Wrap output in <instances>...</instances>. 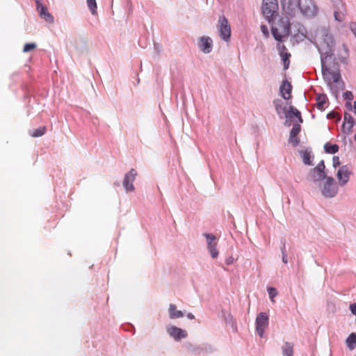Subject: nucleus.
Segmentation results:
<instances>
[{
	"label": "nucleus",
	"instance_id": "nucleus-53",
	"mask_svg": "<svg viewBox=\"0 0 356 356\" xmlns=\"http://www.w3.org/2000/svg\"><path fill=\"white\" fill-rule=\"evenodd\" d=\"M289 119H286V122H284V124L286 126H290L291 125V122H289Z\"/></svg>",
	"mask_w": 356,
	"mask_h": 356
},
{
	"label": "nucleus",
	"instance_id": "nucleus-41",
	"mask_svg": "<svg viewBox=\"0 0 356 356\" xmlns=\"http://www.w3.org/2000/svg\"><path fill=\"white\" fill-rule=\"evenodd\" d=\"M261 31L266 37H268L269 33L268 27L266 25H261Z\"/></svg>",
	"mask_w": 356,
	"mask_h": 356
},
{
	"label": "nucleus",
	"instance_id": "nucleus-34",
	"mask_svg": "<svg viewBox=\"0 0 356 356\" xmlns=\"http://www.w3.org/2000/svg\"><path fill=\"white\" fill-rule=\"evenodd\" d=\"M325 163L323 160H321L318 165L314 168V171L315 172H325Z\"/></svg>",
	"mask_w": 356,
	"mask_h": 356
},
{
	"label": "nucleus",
	"instance_id": "nucleus-7",
	"mask_svg": "<svg viewBox=\"0 0 356 356\" xmlns=\"http://www.w3.org/2000/svg\"><path fill=\"white\" fill-rule=\"evenodd\" d=\"M203 236L206 238L207 248L209 252L211 258L216 259L218 257V250H217V238L213 234L204 233Z\"/></svg>",
	"mask_w": 356,
	"mask_h": 356
},
{
	"label": "nucleus",
	"instance_id": "nucleus-27",
	"mask_svg": "<svg viewBox=\"0 0 356 356\" xmlns=\"http://www.w3.org/2000/svg\"><path fill=\"white\" fill-rule=\"evenodd\" d=\"M324 150L328 154H335L339 151V145L337 144L326 143L324 145Z\"/></svg>",
	"mask_w": 356,
	"mask_h": 356
},
{
	"label": "nucleus",
	"instance_id": "nucleus-13",
	"mask_svg": "<svg viewBox=\"0 0 356 356\" xmlns=\"http://www.w3.org/2000/svg\"><path fill=\"white\" fill-rule=\"evenodd\" d=\"M334 6V17L336 21L342 22L346 13L345 5L341 0H333Z\"/></svg>",
	"mask_w": 356,
	"mask_h": 356
},
{
	"label": "nucleus",
	"instance_id": "nucleus-30",
	"mask_svg": "<svg viewBox=\"0 0 356 356\" xmlns=\"http://www.w3.org/2000/svg\"><path fill=\"white\" fill-rule=\"evenodd\" d=\"M46 128L45 127H41L36 129H35L32 133H30L31 136L33 137H40L43 136L45 133Z\"/></svg>",
	"mask_w": 356,
	"mask_h": 356
},
{
	"label": "nucleus",
	"instance_id": "nucleus-32",
	"mask_svg": "<svg viewBox=\"0 0 356 356\" xmlns=\"http://www.w3.org/2000/svg\"><path fill=\"white\" fill-rule=\"evenodd\" d=\"M87 5L92 15L97 13V3L96 0H87Z\"/></svg>",
	"mask_w": 356,
	"mask_h": 356
},
{
	"label": "nucleus",
	"instance_id": "nucleus-45",
	"mask_svg": "<svg viewBox=\"0 0 356 356\" xmlns=\"http://www.w3.org/2000/svg\"><path fill=\"white\" fill-rule=\"evenodd\" d=\"M154 47L155 51H156V52L158 54H159L161 50V45L159 44H158V43L154 42Z\"/></svg>",
	"mask_w": 356,
	"mask_h": 356
},
{
	"label": "nucleus",
	"instance_id": "nucleus-38",
	"mask_svg": "<svg viewBox=\"0 0 356 356\" xmlns=\"http://www.w3.org/2000/svg\"><path fill=\"white\" fill-rule=\"evenodd\" d=\"M343 97L344 99H346L347 101H351L353 98V95L352 92L346 91L343 93Z\"/></svg>",
	"mask_w": 356,
	"mask_h": 356
},
{
	"label": "nucleus",
	"instance_id": "nucleus-36",
	"mask_svg": "<svg viewBox=\"0 0 356 356\" xmlns=\"http://www.w3.org/2000/svg\"><path fill=\"white\" fill-rule=\"evenodd\" d=\"M281 42H279L277 45V49L279 52V54L288 53L286 46L284 44H282Z\"/></svg>",
	"mask_w": 356,
	"mask_h": 356
},
{
	"label": "nucleus",
	"instance_id": "nucleus-33",
	"mask_svg": "<svg viewBox=\"0 0 356 356\" xmlns=\"http://www.w3.org/2000/svg\"><path fill=\"white\" fill-rule=\"evenodd\" d=\"M269 298L272 302H274V298L277 295V291L274 287H268L267 289Z\"/></svg>",
	"mask_w": 356,
	"mask_h": 356
},
{
	"label": "nucleus",
	"instance_id": "nucleus-3",
	"mask_svg": "<svg viewBox=\"0 0 356 356\" xmlns=\"http://www.w3.org/2000/svg\"><path fill=\"white\" fill-rule=\"evenodd\" d=\"M262 13L265 19L271 23L278 13L277 0H263Z\"/></svg>",
	"mask_w": 356,
	"mask_h": 356
},
{
	"label": "nucleus",
	"instance_id": "nucleus-20",
	"mask_svg": "<svg viewBox=\"0 0 356 356\" xmlns=\"http://www.w3.org/2000/svg\"><path fill=\"white\" fill-rule=\"evenodd\" d=\"M327 177L325 172H315L314 169H311L307 179L314 182H318L325 179Z\"/></svg>",
	"mask_w": 356,
	"mask_h": 356
},
{
	"label": "nucleus",
	"instance_id": "nucleus-15",
	"mask_svg": "<svg viewBox=\"0 0 356 356\" xmlns=\"http://www.w3.org/2000/svg\"><path fill=\"white\" fill-rule=\"evenodd\" d=\"M352 172L349 170L347 165L341 166L337 171V177L340 186H345L350 179V176Z\"/></svg>",
	"mask_w": 356,
	"mask_h": 356
},
{
	"label": "nucleus",
	"instance_id": "nucleus-16",
	"mask_svg": "<svg viewBox=\"0 0 356 356\" xmlns=\"http://www.w3.org/2000/svg\"><path fill=\"white\" fill-rule=\"evenodd\" d=\"M198 47L204 53L209 54L212 51L213 41L209 37H201L199 40Z\"/></svg>",
	"mask_w": 356,
	"mask_h": 356
},
{
	"label": "nucleus",
	"instance_id": "nucleus-46",
	"mask_svg": "<svg viewBox=\"0 0 356 356\" xmlns=\"http://www.w3.org/2000/svg\"><path fill=\"white\" fill-rule=\"evenodd\" d=\"M282 260L284 264H288L289 260H288L287 254H282Z\"/></svg>",
	"mask_w": 356,
	"mask_h": 356
},
{
	"label": "nucleus",
	"instance_id": "nucleus-4",
	"mask_svg": "<svg viewBox=\"0 0 356 356\" xmlns=\"http://www.w3.org/2000/svg\"><path fill=\"white\" fill-rule=\"evenodd\" d=\"M323 184L320 186L323 196L326 198H332L336 196L338 193V186L335 180L332 177H327Z\"/></svg>",
	"mask_w": 356,
	"mask_h": 356
},
{
	"label": "nucleus",
	"instance_id": "nucleus-14",
	"mask_svg": "<svg viewBox=\"0 0 356 356\" xmlns=\"http://www.w3.org/2000/svg\"><path fill=\"white\" fill-rule=\"evenodd\" d=\"M334 6V17L336 21L342 22L346 13L345 5L341 0H333Z\"/></svg>",
	"mask_w": 356,
	"mask_h": 356
},
{
	"label": "nucleus",
	"instance_id": "nucleus-23",
	"mask_svg": "<svg viewBox=\"0 0 356 356\" xmlns=\"http://www.w3.org/2000/svg\"><path fill=\"white\" fill-rule=\"evenodd\" d=\"M169 318L170 319H177L184 316V313L178 310L177 306L175 304H170L168 308Z\"/></svg>",
	"mask_w": 356,
	"mask_h": 356
},
{
	"label": "nucleus",
	"instance_id": "nucleus-48",
	"mask_svg": "<svg viewBox=\"0 0 356 356\" xmlns=\"http://www.w3.org/2000/svg\"><path fill=\"white\" fill-rule=\"evenodd\" d=\"M346 107L347 108V109H348L349 111H352L353 110V107H352V104H351V102L350 101H347L346 103Z\"/></svg>",
	"mask_w": 356,
	"mask_h": 356
},
{
	"label": "nucleus",
	"instance_id": "nucleus-29",
	"mask_svg": "<svg viewBox=\"0 0 356 356\" xmlns=\"http://www.w3.org/2000/svg\"><path fill=\"white\" fill-rule=\"evenodd\" d=\"M280 57H281V59L283 61V64H284V70H286L289 68V64H290V57H291V54L290 53H284V54H280Z\"/></svg>",
	"mask_w": 356,
	"mask_h": 356
},
{
	"label": "nucleus",
	"instance_id": "nucleus-21",
	"mask_svg": "<svg viewBox=\"0 0 356 356\" xmlns=\"http://www.w3.org/2000/svg\"><path fill=\"white\" fill-rule=\"evenodd\" d=\"M285 118L286 119H292L293 118H297L298 122L299 123H302V117H301L300 112L297 108H294L292 106H291L289 107V111L286 112Z\"/></svg>",
	"mask_w": 356,
	"mask_h": 356
},
{
	"label": "nucleus",
	"instance_id": "nucleus-5",
	"mask_svg": "<svg viewBox=\"0 0 356 356\" xmlns=\"http://www.w3.org/2000/svg\"><path fill=\"white\" fill-rule=\"evenodd\" d=\"M309 17H314L318 12L317 6L314 3L312 0H300L298 11Z\"/></svg>",
	"mask_w": 356,
	"mask_h": 356
},
{
	"label": "nucleus",
	"instance_id": "nucleus-9",
	"mask_svg": "<svg viewBox=\"0 0 356 356\" xmlns=\"http://www.w3.org/2000/svg\"><path fill=\"white\" fill-rule=\"evenodd\" d=\"M348 50L345 44L342 45V51H341L337 58H334L332 62V66H330V72H339V62L343 64L348 63Z\"/></svg>",
	"mask_w": 356,
	"mask_h": 356
},
{
	"label": "nucleus",
	"instance_id": "nucleus-11",
	"mask_svg": "<svg viewBox=\"0 0 356 356\" xmlns=\"http://www.w3.org/2000/svg\"><path fill=\"white\" fill-rule=\"evenodd\" d=\"M136 176L137 172L134 168L131 169L124 175L122 186L127 193L133 192L135 190L133 183L136 179Z\"/></svg>",
	"mask_w": 356,
	"mask_h": 356
},
{
	"label": "nucleus",
	"instance_id": "nucleus-26",
	"mask_svg": "<svg viewBox=\"0 0 356 356\" xmlns=\"http://www.w3.org/2000/svg\"><path fill=\"white\" fill-rule=\"evenodd\" d=\"M283 356H293V345L286 341L282 347Z\"/></svg>",
	"mask_w": 356,
	"mask_h": 356
},
{
	"label": "nucleus",
	"instance_id": "nucleus-52",
	"mask_svg": "<svg viewBox=\"0 0 356 356\" xmlns=\"http://www.w3.org/2000/svg\"><path fill=\"white\" fill-rule=\"evenodd\" d=\"M352 111L356 114V102H354V106Z\"/></svg>",
	"mask_w": 356,
	"mask_h": 356
},
{
	"label": "nucleus",
	"instance_id": "nucleus-54",
	"mask_svg": "<svg viewBox=\"0 0 356 356\" xmlns=\"http://www.w3.org/2000/svg\"><path fill=\"white\" fill-rule=\"evenodd\" d=\"M355 140L356 141V134L354 136Z\"/></svg>",
	"mask_w": 356,
	"mask_h": 356
},
{
	"label": "nucleus",
	"instance_id": "nucleus-6",
	"mask_svg": "<svg viewBox=\"0 0 356 356\" xmlns=\"http://www.w3.org/2000/svg\"><path fill=\"white\" fill-rule=\"evenodd\" d=\"M269 323V316L266 312H260L256 317L255 326L256 332L261 338L264 336L266 328Z\"/></svg>",
	"mask_w": 356,
	"mask_h": 356
},
{
	"label": "nucleus",
	"instance_id": "nucleus-43",
	"mask_svg": "<svg viewBox=\"0 0 356 356\" xmlns=\"http://www.w3.org/2000/svg\"><path fill=\"white\" fill-rule=\"evenodd\" d=\"M350 29L356 38V23L355 22L350 23Z\"/></svg>",
	"mask_w": 356,
	"mask_h": 356
},
{
	"label": "nucleus",
	"instance_id": "nucleus-39",
	"mask_svg": "<svg viewBox=\"0 0 356 356\" xmlns=\"http://www.w3.org/2000/svg\"><path fill=\"white\" fill-rule=\"evenodd\" d=\"M332 162H333V167L334 168H337L341 164L340 161H339V158L338 156H334L332 158Z\"/></svg>",
	"mask_w": 356,
	"mask_h": 356
},
{
	"label": "nucleus",
	"instance_id": "nucleus-44",
	"mask_svg": "<svg viewBox=\"0 0 356 356\" xmlns=\"http://www.w3.org/2000/svg\"><path fill=\"white\" fill-rule=\"evenodd\" d=\"M350 310L353 314H356V302L350 305Z\"/></svg>",
	"mask_w": 356,
	"mask_h": 356
},
{
	"label": "nucleus",
	"instance_id": "nucleus-51",
	"mask_svg": "<svg viewBox=\"0 0 356 356\" xmlns=\"http://www.w3.org/2000/svg\"><path fill=\"white\" fill-rule=\"evenodd\" d=\"M186 316L188 319H191V320H193L195 318V316L192 313L187 314Z\"/></svg>",
	"mask_w": 356,
	"mask_h": 356
},
{
	"label": "nucleus",
	"instance_id": "nucleus-18",
	"mask_svg": "<svg viewBox=\"0 0 356 356\" xmlns=\"http://www.w3.org/2000/svg\"><path fill=\"white\" fill-rule=\"evenodd\" d=\"M291 85L288 81H284L280 87V90L282 94V97L284 99H289L291 97Z\"/></svg>",
	"mask_w": 356,
	"mask_h": 356
},
{
	"label": "nucleus",
	"instance_id": "nucleus-17",
	"mask_svg": "<svg viewBox=\"0 0 356 356\" xmlns=\"http://www.w3.org/2000/svg\"><path fill=\"white\" fill-rule=\"evenodd\" d=\"M355 121L352 115L348 113L344 114V122L342 125V130L344 134L349 135L353 131Z\"/></svg>",
	"mask_w": 356,
	"mask_h": 356
},
{
	"label": "nucleus",
	"instance_id": "nucleus-24",
	"mask_svg": "<svg viewBox=\"0 0 356 356\" xmlns=\"http://www.w3.org/2000/svg\"><path fill=\"white\" fill-rule=\"evenodd\" d=\"M316 108L321 111L325 109V106L327 103V97L325 94H318L316 97Z\"/></svg>",
	"mask_w": 356,
	"mask_h": 356
},
{
	"label": "nucleus",
	"instance_id": "nucleus-35",
	"mask_svg": "<svg viewBox=\"0 0 356 356\" xmlns=\"http://www.w3.org/2000/svg\"><path fill=\"white\" fill-rule=\"evenodd\" d=\"M201 350L205 353H211L215 351V348L209 344H203Z\"/></svg>",
	"mask_w": 356,
	"mask_h": 356
},
{
	"label": "nucleus",
	"instance_id": "nucleus-28",
	"mask_svg": "<svg viewBox=\"0 0 356 356\" xmlns=\"http://www.w3.org/2000/svg\"><path fill=\"white\" fill-rule=\"evenodd\" d=\"M346 343L350 349H354L356 346V333H351L346 339Z\"/></svg>",
	"mask_w": 356,
	"mask_h": 356
},
{
	"label": "nucleus",
	"instance_id": "nucleus-10",
	"mask_svg": "<svg viewBox=\"0 0 356 356\" xmlns=\"http://www.w3.org/2000/svg\"><path fill=\"white\" fill-rule=\"evenodd\" d=\"M284 11L289 15L294 16L298 12L300 0H280Z\"/></svg>",
	"mask_w": 356,
	"mask_h": 356
},
{
	"label": "nucleus",
	"instance_id": "nucleus-37",
	"mask_svg": "<svg viewBox=\"0 0 356 356\" xmlns=\"http://www.w3.org/2000/svg\"><path fill=\"white\" fill-rule=\"evenodd\" d=\"M35 47H36V44L35 43H26L24 46L23 51L29 52V51L33 50V49H35Z\"/></svg>",
	"mask_w": 356,
	"mask_h": 356
},
{
	"label": "nucleus",
	"instance_id": "nucleus-40",
	"mask_svg": "<svg viewBox=\"0 0 356 356\" xmlns=\"http://www.w3.org/2000/svg\"><path fill=\"white\" fill-rule=\"evenodd\" d=\"M282 246L280 248V250L282 252V254H287L286 250V241L284 239L281 240Z\"/></svg>",
	"mask_w": 356,
	"mask_h": 356
},
{
	"label": "nucleus",
	"instance_id": "nucleus-1",
	"mask_svg": "<svg viewBox=\"0 0 356 356\" xmlns=\"http://www.w3.org/2000/svg\"><path fill=\"white\" fill-rule=\"evenodd\" d=\"M316 37L318 41L315 43L320 54L321 63V71L323 79L329 86L332 93L335 97H338L339 91L344 88V83L341 80V74L339 72H330L327 65L328 60H330L334 51V40L333 35L326 28L318 29Z\"/></svg>",
	"mask_w": 356,
	"mask_h": 356
},
{
	"label": "nucleus",
	"instance_id": "nucleus-25",
	"mask_svg": "<svg viewBox=\"0 0 356 356\" xmlns=\"http://www.w3.org/2000/svg\"><path fill=\"white\" fill-rule=\"evenodd\" d=\"M273 104L275 108V111L278 115H281L282 113L284 114L286 112V106L284 105L283 101L280 99H276L273 101Z\"/></svg>",
	"mask_w": 356,
	"mask_h": 356
},
{
	"label": "nucleus",
	"instance_id": "nucleus-49",
	"mask_svg": "<svg viewBox=\"0 0 356 356\" xmlns=\"http://www.w3.org/2000/svg\"><path fill=\"white\" fill-rule=\"evenodd\" d=\"M36 4H37V10H39L41 7L44 6L40 3V0H35Z\"/></svg>",
	"mask_w": 356,
	"mask_h": 356
},
{
	"label": "nucleus",
	"instance_id": "nucleus-22",
	"mask_svg": "<svg viewBox=\"0 0 356 356\" xmlns=\"http://www.w3.org/2000/svg\"><path fill=\"white\" fill-rule=\"evenodd\" d=\"M40 17L47 22L52 24L54 22L53 15L48 11L47 8L44 6L38 10Z\"/></svg>",
	"mask_w": 356,
	"mask_h": 356
},
{
	"label": "nucleus",
	"instance_id": "nucleus-2",
	"mask_svg": "<svg viewBox=\"0 0 356 356\" xmlns=\"http://www.w3.org/2000/svg\"><path fill=\"white\" fill-rule=\"evenodd\" d=\"M271 33L278 42H282L284 38H288L291 33V25L286 17L280 18L278 22L271 26Z\"/></svg>",
	"mask_w": 356,
	"mask_h": 356
},
{
	"label": "nucleus",
	"instance_id": "nucleus-8",
	"mask_svg": "<svg viewBox=\"0 0 356 356\" xmlns=\"http://www.w3.org/2000/svg\"><path fill=\"white\" fill-rule=\"evenodd\" d=\"M218 31L220 37L225 41H228L231 35V28L227 18L222 15L218 19Z\"/></svg>",
	"mask_w": 356,
	"mask_h": 356
},
{
	"label": "nucleus",
	"instance_id": "nucleus-31",
	"mask_svg": "<svg viewBox=\"0 0 356 356\" xmlns=\"http://www.w3.org/2000/svg\"><path fill=\"white\" fill-rule=\"evenodd\" d=\"M300 130H301L300 124H298V123L295 124L293 126V128L290 131L291 138H295L298 136V134L300 133Z\"/></svg>",
	"mask_w": 356,
	"mask_h": 356
},
{
	"label": "nucleus",
	"instance_id": "nucleus-42",
	"mask_svg": "<svg viewBox=\"0 0 356 356\" xmlns=\"http://www.w3.org/2000/svg\"><path fill=\"white\" fill-rule=\"evenodd\" d=\"M289 142L296 147L299 144L300 140L297 138V136L295 138H292L291 136H289Z\"/></svg>",
	"mask_w": 356,
	"mask_h": 356
},
{
	"label": "nucleus",
	"instance_id": "nucleus-50",
	"mask_svg": "<svg viewBox=\"0 0 356 356\" xmlns=\"http://www.w3.org/2000/svg\"><path fill=\"white\" fill-rule=\"evenodd\" d=\"M334 115H335L334 112H330L327 115V118L331 119V118H334Z\"/></svg>",
	"mask_w": 356,
	"mask_h": 356
},
{
	"label": "nucleus",
	"instance_id": "nucleus-12",
	"mask_svg": "<svg viewBox=\"0 0 356 356\" xmlns=\"http://www.w3.org/2000/svg\"><path fill=\"white\" fill-rule=\"evenodd\" d=\"M166 332L168 335L176 341H179L188 337V333L185 330L177 327L175 325L167 326Z\"/></svg>",
	"mask_w": 356,
	"mask_h": 356
},
{
	"label": "nucleus",
	"instance_id": "nucleus-19",
	"mask_svg": "<svg viewBox=\"0 0 356 356\" xmlns=\"http://www.w3.org/2000/svg\"><path fill=\"white\" fill-rule=\"evenodd\" d=\"M300 155L302 159V162L307 165H313L314 155L311 149H307L300 151Z\"/></svg>",
	"mask_w": 356,
	"mask_h": 356
},
{
	"label": "nucleus",
	"instance_id": "nucleus-47",
	"mask_svg": "<svg viewBox=\"0 0 356 356\" xmlns=\"http://www.w3.org/2000/svg\"><path fill=\"white\" fill-rule=\"evenodd\" d=\"M233 262H234V258L232 257H229L227 258L226 260H225V263L227 265H230Z\"/></svg>",
	"mask_w": 356,
	"mask_h": 356
}]
</instances>
